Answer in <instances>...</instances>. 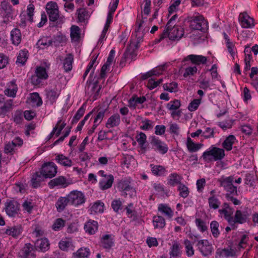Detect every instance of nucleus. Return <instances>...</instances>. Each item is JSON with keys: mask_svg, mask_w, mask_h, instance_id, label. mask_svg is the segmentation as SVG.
<instances>
[{"mask_svg": "<svg viewBox=\"0 0 258 258\" xmlns=\"http://www.w3.org/2000/svg\"><path fill=\"white\" fill-rule=\"evenodd\" d=\"M225 156V151L223 149L212 145L203 153L201 158L205 162L210 163L212 161H220L224 158Z\"/></svg>", "mask_w": 258, "mask_h": 258, "instance_id": "nucleus-1", "label": "nucleus"}, {"mask_svg": "<svg viewBox=\"0 0 258 258\" xmlns=\"http://www.w3.org/2000/svg\"><path fill=\"white\" fill-rule=\"evenodd\" d=\"M117 187L121 192L122 196L126 197L128 196L131 198L136 197L137 190L130 177H125L120 180Z\"/></svg>", "mask_w": 258, "mask_h": 258, "instance_id": "nucleus-2", "label": "nucleus"}, {"mask_svg": "<svg viewBox=\"0 0 258 258\" xmlns=\"http://www.w3.org/2000/svg\"><path fill=\"white\" fill-rule=\"evenodd\" d=\"M136 35V41L133 40L131 41V43L129 46L126 48V49L123 54V56L120 62L125 61L128 58H132L135 50H137L140 46V43L143 41L144 34H142L140 35V33H135Z\"/></svg>", "mask_w": 258, "mask_h": 258, "instance_id": "nucleus-3", "label": "nucleus"}, {"mask_svg": "<svg viewBox=\"0 0 258 258\" xmlns=\"http://www.w3.org/2000/svg\"><path fill=\"white\" fill-rule=\"evenodd\" d=\"M45 9L50 21L55 22L59 21L60 23L63 22L62 18L59 17L58 7L56 2L51 1L47 3Z\"/></svg>", "mask_w": 258, "mask_h": 258, "instance_id": "nucleus-4", "label": "nucleus"}, {"mask_svg": "<svg viewBox=\"0 0 258 258\" xmlns=\"http://www.w3.org/2000/svg\"><path fill=\"white\" fill-rule=\"evenodd\" d=\"M57 172V167L54 163L48 162L45 163L40 169L41 174L45 178H51L55 176Z\"/></svg>", "mask_w": 258, "mask_h": 258, "instance_id": "nucleus-5", "label": "nucleus"}, {"mask_svg": "<svg viewBox=\"0 0 258 258\" xmlns=\"http://www.w3.org/2000/svg\"><path fill=\"white\" fill-rule=\"evenodd\" d=\"M152 149L162 154H165L168 150V146L158 137L152 136L150 138Z\"/></svg>", "mask_w": 258, "mask_h": 258, "instance_id": "nucleus-6", "label": "nucleus"}, {"mask_svg": "<svg viewBox=\"0 0 258 258\" xmlns=\"http://www.w3.org/2000/svg\"><path fill=\"white\" fill-rule=\"evenodd\" d=\"M13 99H7L3 95H0V116L5 117L13 108Z\"/></svg>", "mask_w": 258, "mask_h": 258, "instance_id": "nucleus-7", "label": "nucleus"}, {"mask_svg": "<svg viewBox=\"0 0 258 258\" xmlns=\"http://www.w3.org/2000/svg\"><path fill=\"white\" fill-rule=\"evenodd\" d=\"M196 246L198 250L204 256H208L211 255L214 251L212 245L210 243L208 240H198Z\"/></svg>", "mask_w": 258, "mask_h": 258, "instance_id": "nucleus-8", "label": "nucleus"}, {"mask_svg": "<svg viewBox=\"0 0 258 258\" xmlns=\"http://www.w3.org/2000/svg\"><path fill=\"white\" fill-rule=\"evenodd\" d=\"M249 215L246 212H242L240 210H236L231 222L230 224L233 229L237 228L236 224H242L245 223L248 218Z\"/></svg>", "mask_w": 258, "mask_h": 258, "instance_id": "nucleus-9", "label": "nucleus"}, {"mask_svg": "<svg viewBox=\"0 0 258 258\" xmlns=\"http://www.w3.org/2000/svg\"><path fill=\"white\" fill-rule=\"evenodd\" d=\"M187 21L190 23V28L191 29L200 30L201 31L204 29L203 26L205 24L204 18L202 16L194 15L188 17Z\"/></svg>", "mask_w": 258, "mask_h": 258, "instance_id": "nucleus-10", "label": "nucleus"}, {"mask_svg": "<svg viewBox=\"0 0 258 258\" xmlns=\"http://www.w3.org/2000/svg\"><path fill=\"white\" fill-rule=\"evenodd\" d=\"M68 198L70 204L75 206L81 205L85 203V196L81 191L74 190L71 191L68 195Z\"/></svg>", "mask_w": 258, "mask_h": 258, "instance_id": "nucleus-11", "label": "nucleus"}, {"mask_svg": "<svg viewBox=\"0 0 258 258\" xmlns=\"http://www.w3.org/2000/svg\"><path fill=\"white\" fill-rule=\"evenodd\" d=\"M177 18L178 15L177 14H175L170 19V20L168 21L163 32L160 35L159 37L155 39L154 41L155 44H158L162 40H163V38L164 36L165 37V35H167V32L168 31H170L175 27H179V26L176 25V20Z\"/></svg>", "mask_w": 258, "mask_h": 258, "instance_id": "nucleus-12", "label": "nucleus"}, {"mask_svg": "<svg viewBox=\"0 0 258 258\" xmlns=\"http://www.w3.org/2000/svg\"><path fill=\"white\" fill-rule=\"evenodd\" d=\"M184 29L181 27H175L167 32V35L163 38V40L167 37L172 41L179 40L184 35Z\"/></svg>", "mask_w": 258, "mask_h": 258, "instance_id": "nucleus-13", "label": "nucleus"}, {"mask_svg": "<svg viewBox=\"0 0 258 258\" xmlns=\"http://www.w3.org/2000/svg\"><path fill=\"white\" fill-rule=\"evenodd\" d=\"M5 207L6 212L9 217H15L19 210V204L14 201H8Z\"/></svg>", "mask_w": 258, "mask_h": 258, "instance_id": "nucleus-14", "label": "nucleus"}, {"mask_svg": "<svg viewBox=\"0 0 258 258\" xmlns=\"http://www.w3.org/2000/svg\"><path fill=\"white\" fill-rule=\"evenodd\" d=\"M190 61L192 64L200 66L205 64L207 62V57L202 55L189 54L185 57L183 61Z\"/></svg>", "mask_w": 258, "mask_h": 258, "instance_id": "nucleus-15", "label": "nucleus"}, {"mask_svg": "<svg viewBox=\"0 0 258 258\" xmlns=\"http://www.w3.org/2000/svg\"><path fill=\"white\" fill-rule=\"evenodd\" d=\"M239 20L243 28H251L254 26V20L246 12L241 13L239 16Z\"/></svg>", "mask_w": 258, "mask_h": 258, "instance_id": "nucleus-16", "label": "nucleus"}, {"mask_svg": "<svg viewBox=\"0 0 258 258\" xmlns=\"http://www.w3.org/2000/svg\"><path fill=\"white\" fill-rule=\"evenodd\" d=\"M48 184L50 188H53L55 186L64 188L68 186L70 184V182L67 181V179L64 176H59L50 180Z\"/></svg>", "mask_w": 258, "mask_h": 258, "instance_id": "nucleus-17", "label": "nucleus"}, {"mask_svg": "<svg viewBox=\"0 0 258 258\" xmlns=\"http://www.w3.org/2000/svg\"><path fill=\"white\" fill-rule=\"evenodd\" d=\"M1 13L3 16L7 18L8 20L11 18L13 19V9L10 4L6 1L1 2Z\"/></svg>", "mask_w": 258, "mask_h": 258, "instance_id": "nucleus-18", "label": "nucleus"}, {"mask_svg": "<svg viewBox=\"0 0 258 258\" xmlns=\"http://www.w3.org/2000/svg\"><path fill=\"white\" fill-rule=\"evenodd\" d=\"M33 246L30 243H27L19 252V256L21 258H32L35 257L34 254L32 252Z\"/></svg>", "mask_w": 258, "mask_h": 258, "instance_id": "nucleus-19", "label": "nucleus"}, {"mask_svg": "<svg viewBox=\"0 0 258 258\" xmlns=\"http://www.w3.org/2000/svg\"><path fill=\"white\" fill-rule=\"evenodd\" d=\"M23 231V228L21 225H17L10 227L5 231V233L12 236L14 238H17L21 235Z\"/></svg>", "mask_w": 258, "mask_h": 258, "instance_id": "nucleus-20", "label": "nucleus"}, {"mask_svg": "<svg viewBox=\"0 0 258 258\" xmlns=\"http://www.w3.org/2000/svg\"><path fill=\"white\" fill-rule=\"evenodd\" d=\"M98 222L93 220H89L84 225L86 232L92 235L95 233L98 230Z\"/></svg>", "mask_w": 258, "mask_h": 258, "instance_id": "nucleus-21", "label": "nucleus"}, {"mask_svg": "<svg viewBox=\"0 0 258 258\" xmlns=\"http://www.w3.org/2000/svg\"><path fill=\"white\" fill-rule=\"evenodd\" d=\"M17 91V85L15 81L13 80L8 85L7 88L4 91V93L9 97L14 98L16 97Z\"/></svg>", "mask_w": 258, "mask_h": 258, "instance_id": "nucleus-22", "label": "nucleus"}, {"mask_svg": "<svg viewBox=\"0 0 258 258\" xmlns=\"http://www.w3.org/2000/svg\"><path fill=\"white\" fill-rule=\"evenodd\" d=\"M182 246L177 242L174 241L170 248L169 255L170 257L178 258L182 254Z\"/></svg>", "mask_w": 258, "mask_h": 258, "instance_id": "nucleus-23", "label": "nucleus"}, {"mask_svg": "<svg viewBox=\"0 0 258 258\" xmlns=\"http://www.w3.org/2000/svg\"><path fill=\"white\" fill-rule=\"evenodd\" d=\"M47 99L49 100L51 104L55 102L57 98L60 95V91L56 88L47 89L45 91Z\"/></svg>", "mask_w": 258, "mask_h": 258, "instance_id": "nucleus-24", "label": "nucleus"}, {"mask_svg": "<svg viewBox=\"0 0 258 258\" xmlns=\"http://www.w3.org/2000/svg\"><path fill=\"white\" fill-rule=\"evenodd\" d=\"M100 243L104 248L109 249L114 244L113 238L110 234L104 235L101 238Z\"/></svg>", "mask_w": 258, "mask_h": 258, "instance_id": "nucleus-25", "label": "nucleus"}, {"mask_svg": "<svg viewBox=\"0 0 258 258\" xmlns=\"http://www.w3.org/2000/svg\"><path fill=\"white\" fill-rule=\"evenodd\" d=\"M120 122V116L118 113L114 114L111 115L107 120L105 126L110 128L118 126Z\"/></svg>", "mask_w": 258, "mask_h": 258, "instance_id": "nucleus-26", "label": "nucleus"}, {"mask_svg": "<svg viewBox=\"0 0 258 258\" xmlns=\"http://www.w3.org/2000/svg\"><path fill=\"white\" fill-rule=\"evenodd\" d=\"M136 139L142 151L145 152L147 150L149 149V147H148L147 145H146V143L147 142V136L145 133L140 132L137 135Z\"/></svg>", "mask_w": 258, "mask_h": 258, "instance_id": "nucleus-27", "label": "nucleus"}, {"mask_svg": "<svg viewBox=\"0 0 258 258\" xmlns=\"http://www.w3.org/2000/svg\"><path fill=\"white\" fill-rule=\"evenodd\" d=\"M56 162L66 167H71L73 165L72 161L63 154H57L55 156Z\"/></svg>", "mask_w": 258, "mask_h": 258, "instance_id": "nucleus-28", "label": "nucleus"}, {"mask_svg": "<svg viewBox=\"0 0 258 258\" xmlns=\"http://www.w3.org/2000/svg\"><path fill=\"white\" fill-rule=\"evenodd\" d=\"M114 180L112 174L108 175L107 178H103L99 182V186L102 190H105L110 188Z\"/></svg>", "mask_w": 258, "mask_h": 258, "instance_id": "nucleus-29", "label": "nucleus"}, {"mask_svg": "<svg viewBox=\"0 0 258 258\" xmlns=\"http://www.w3.org/2000/svg\"><path fill=\"white\" fill-rule=\"evenodd\" d=\"M44 178H45L41 173L38 172H35L33 174L31 179V185L33 188H37L40 186V183L44 180Z\"/></svg>", "mask_w": 258, "mask_h": 258, "instance_id": "nucleus-30", "label": "nucleus"}, {"mask_svg": "<svg viewBox=\"0 0 258 258\" xmlns=\"http://www.w3.org/2000/svg\"><path fill=\"white\" fill-rule=\"evenodd\" d=\"M216 258H218V256L220 257H228L230 256H234L236 254L235 251L232 249L223 248L222 249H218L216 252Z\"/></svg>", "mask_w": 258, "mask_h": 258, "instance_id": "nucleus-31", "label": "nucleus"}, {"mask_svg": "<svg viewBox=\"0 0 258 258\" xmlns=\"http://www.w3.org/2000/svg\"><path fill=\"white\" fill-rule=\"evenodd\" d=\"M182 177L176 173L170 174L168 177L167 183L169 185L174 186L176 184L180 185L182 183L181 181Z\"/></svg>", "mask_w": 258, "mask_h": 258, "instance_id": "nucleus-32", "label": "nucleus"}, {"mask_svg": "<svg viewBox=\"0 0 258 258\" xmlns=\"http://www.w3.org/2000/svg\"><path fill=\"white\" fill-rule=\"evenodd\" d=\"M69 203H70V202L68 197H60L55 203L57 212H61L63 211Z\"/></svg>", "mask_w": 258, "mask_h": 258, "instance_id": "nucleus-33", "label": "nucleus"}, {"mask_svg": "<svg viewBox=\"0 0 258 258\" xmlns=\"http://www.w3.org/2000/svg\"><path fill=\"white\" fill-rule=\"evenodd\" d=\"M186 145L189 152H197L203 146L202 144L194 143L189 137H188L187 139Z\"/></svg>", "mask_w": 258, "mask_h": 258, "instance_id": "nucleus-34", "label": "nucleus"}, {"mask_svg": "<svg viewBox=\"0 0 258 258\" xmlns=\"http://www.w3.org/2000/svg\"><path fill=\"white\" fill-rule=\"evenodd\" d=\"M104 203L101 201L94 202L90 208L91 214L102 213L104 211Z\"/></svg>", "mask_w": 258, "mask_h": 258, "instance_id": "nucleus-35", "label": "nucleus"}, {"mask_svg": "<svg viewBox=\"0 0 258 258\" xmlns=\"http://www.w3.org/2000/svg\"><path fill=\"white\" fill-rule=\"evenodd\" d=\"M11 39L13 44L17 46L21 41V33L19 29H14L11 32Z\"/></svg>", "mask_w": 258, "mask_h": 258, "instance_id": "nucleus-36", "label": "nucleus"}, {"mask_svg": "<svg viewBox=\"0 0 258 258\" xmlns=\"http://www.w3.org/2000/svg\"><path fill=\"white\" fill-rule=\"evenodd\" d=\"M233 180L234 177L233 176H229L226 177L222 176L220 178L218 179V181L220 183V186L223 187L225 190L233 184Z\"/></svg>", "mask_w": 258, "mask_h": 258, "instance_id": "nucleus-37", "label": "nucleus"}, {"mask_svg": "<svg viewBox=\"0 0 258 258\" xmlns=\"http://www.w3.org/2000/svg\"><path fill=\"white\" fill-rule=\"evenodd\" d=\"M90 254L89 248L81 247L76 252L73 253L75 258H88Z\"/></svg>", "mask_w": 258, "mask_h": 258, "instance_id": "nucleus-38", "label": "nucleus"}, {"mask_svg": "<svg viewBox=\"0 0 258 258\" xmlns=\"http://www.w3.org/2000/svg\"><path fill=\"white\" fill-rule=\"evenodd\" d=\"M152 173L157 176H164L166 172L165 168L162 165L151 164Z\"/></svg>", "mask_w": 258, "mask_h": 258, "instance_id": "nucleus-39", "label": "nucleus"}, {"mask_svg": "<svg viewBox=\"0 0 258 258\" xmlns=\"http://www.w3.org/2000/svg\"><path fill=\"white\" fill-rule=\"evenodd\" d=\"M36 246L41 251L45 252L49 248V243L47 238L38 239L36 242Z\"/></svg>", "mask_w": 258, "mask_h": 258, "instance_id": "nucleus-40", "label": "nucleus"}, {"mask_svg": "<svg viewBox=\"0 0 258 258\" xmlns=\"http://www.w3.org/2000/svg\"><path fill=\"white\" fill-rule=\"evenodd\" d=\"M73 60V55L71 53L67 54L63 62V68L66 72H68L72 70Z\"/></svg>", "mask_w": 258, "mask_h": 258, "instance_id": "nucleus-41", "label": "nucleus"}, {"mask_svg": "<svg viewBox=\"0 0 258 258\" xmlns=\"http://www.w3.org/2000/svg\"><path fill=\"white\" fill-rule=\"evenodd\" d=\"M28 56L29 52L26 49L21 50L17 56L16 62L24 65L27 61Z\"/></svg>", "mask_w": 258, "mask_h": 258, "instance_id": "nucleus-42", "label": "nucleus"}, {"mask_svg": "<svg viewBox=\"0 0 258 258\" xmlns=\"http://www.w3.org/2000/svg\"><path fill=\"white\" fill-rule=\"evenodd\" d=\"M236 138L233 135L228 136L222 143V147L227 151H230L232 148V145L234 144Z\"/></svg>", "mask_w": 258, "mask_h": 258, "instance_id": "nucleus-43", "label": "nucleus"}, {"mask_svg": "<svg viewBox=\"0 0 258 258\" xmlns=\"http://www.w3.org/2000/svg\"><path fill=\"white\" fill-rule=\"evenodd\" d=\"M146 100L145 96L138 97L137 95H134L128 100V106L130 107H135L137 104H142Z\"/></svg>", "mask_w": 258, "mask_h": 258, "instance_id": "nucleus-44", "label": "nucleus"}, {"mask_svg": "<svg viewBox=\"0 0 258 258\" xmlns=\"http://www.w3.org/2000/svg\"><path fill=\"white\" fill-rule=\"evenodd\" d=\"M220 214L224 215L225 219L230 224L231 222L233 216H232L233 214L234 209L233 208H230L228 209H220L218 211Z\"/></svg>", "mask_w": 258, "mask_h": 258, "instance_id": "nucleus-45", "label": "nucleus"}, {"mask_svg": "<svg viewBox=\"0 0 258 258\" xmlns=\"http://www.w3.org/2000/svg\"><path fill=\"white\" fill-rule=\"evenodd\" d=\"M71 38L72 40L78 41L81 37L80 29L75 25H73L71 28Z\"/></svg>", "mask_w": 258, "mask_h": 258, "instance_id": "nucleus-46", "label": "nucleus"}, {"mask_svg": "<svg viewBox=\"0 0 258 258\" xmlns=\"http://www.w3.org/2000/svg\"><path fill=\"white\" fill-rule=\"evenodd\" d=\"M185 250L186 255L188 257H191L195 254V249L193 247V243L187 239L184 240Z\"/></svg>", "mask_w": 258, "mask_h": 258, "instance_id": "nucleus-47", "label": "nucleus"}, {"mask_svg": "<svg viewBox=\"0 0 258 258\" xmlns=\"http://www.w3.org/2000/svg\"><path fill=\"white\" fill-rule=\"evenodd\" d=\"M153 221L155 228H163L166 224L164 218L161 216H154Z\"/></svg>", "mask_w": 258, "mask_h": 258, "instance_id": "nucleus-48", "label": "nucleus"}, {"mask_svg": "<svg viewBox=\"0 0 258 258\" xmlns=\"http://www.w3.org/2000/svg\"><path fill=\"white\" fill-rule=\"evenodd\" d=\"M158 211L164 214L169 218H171L173 215V212L171 210V208L165 204H160L158 206Z\"/></svg>", "mask_w": 258, "mask_h": 258, "instance_id": "nucleus-49", "label": "nucleus"}, {"mask_svg": "<svg viewBox=\"0 0 258 258\" xmlns=\"http://www.w3.org/2000/svg\"><path fill=\"white\" fill-rule=\"evenodd\" d=\"M208 204L210 208L216 210L219 208L221 202L216 196H210L208 198Z\"/></svg>", "mask_w": 258, "mask_h": 258, "instance_id": "nucleus-50", "label": "nucleus"}, {"mask_svg": "<svg viewBox=\"0 0 258 258\" xmlns=\"http://www.w3.org/2000/svg\"><path fill=\"white\" fill-rule=\"evenodd\" d=\"M52 44V40L51 39H49L47 37H43L40 39L37 43V45L38 47L41 49H43L45 47H47Z\"/></svg>", "mask_w": 258, "mask_h": 258, "instance_id": "nucleus-51", "label": "nucleus"}, {"mask_svg": "<svg viewBox=\"0 0 258 258\" xmlns=\"http://www.w3.org/2000/svg\"><path fill=\"white\" fill-rule=\"evenodd\" d=\"M29 99L33 104L38 107L42 104V100L39 94L37 92L31 93Z\"/></svg>", "mask_w": 258, "mask_h": 258, "instance_id": "nucleus-52", "label": "nucleus"}, {"mask_svg": "<svg viewBox=\"0 0 258 258\" xmlns=\"http://www.w3.org/2000/svg\"><path fill=\"white\" fill-rule=\"evenodd\" d=\"M163 87L164 90L171 93H176L178 91V84L175 82L164 84Z\"/></svg>", "mask_w": 258, "mask_h": 258, "instance_id": "nucleus-53", "label": "nucleus"}, {"mask_svg": "<svg viewBox=\"0 0 258 258\" xmlns=\"http://www.w3.org/2000/svg\"><path fill=\"white\" fill-rule=\"evenodd\" d=\"M86 104L84 103L77 110L73 118L72 123H77L81 117L84 115L86 109Z\"/></svg>", "mask_w": 258, "mask_h": 258, "instance_id": "nucleus-54", "label": "nucleus"}, {"mask_svg": "<svg viewBox=\"0 0 258 258\" xmlns=\"http://www.w3.org/2000/svg\"><path fill=\"white\" fill-rule=\"evenodd\" d=\"M195 223L198 229L202 233L205 232L208 230V226L206 221L201 218H196Z\"/></svg>", "mask_w": 258, "mask_h": 258, "instance_id": "nucleus-55", "label": "nucleus"}, {"mask_svg": "<svg viewBox=\"0 0 258 258\" xmlns=\"http://www.w3.org/2000/svg\"><path fill=\"white\" fill-rule=\"evenodd\" d=\"M219 223L216 221H212L210 223V229L214 237L217 238L220 235Z\"/></svg>", "mask_w": 258, "mask_h": 258, "instance_id": "nucleus-56", "label": "nucleus"}, {"mask_svg": "<svg viewBox=\"0 0 258 258\" xmlns=\"http://www.w3.org/2000/svg\"><path fill=\"white\" fill-rule=\"evenodd\" d=\"M35 75L42 80L47 79L48 77L45 68L42 67H38L36 68Z\"/></svg>", "mask_w": 258, "mask_h": 258, "instance_id": "nucleus-57", "label": "nucleus"}, {"mask_svg": "<svg viewBox=\"0 0 258 258\" xmlns=\"http://www.w3.org/2000/svg\"><path fill=\"white\" fill-rule=\"evenodd\" d=\"M178 190L179 191V196L185 199L189 195L188 188L183 183L178 185Z\"/></svg>", "mask_w": 258, "mask_h": 258, "instance_id": "nucleus-58", "label": "nucleus"}, {"mask_svg": "<svg viewBox=\"0 0 258 258\" xmlns=\"http://www.w3.org/2000/svg\"><path fill=\"white\" fill-rule=\"evenodd\" d=\"M78 19L80 22H84L87 17L88 12L84 8H80L77 11Z\"/></svg>", "mask_w": 258, "mask_h": 258, "instance_id": "nucleus-59", "label": "nucleus"}, {"mask_svg": "<svg viewBox=\"0 0 258 258\" xmlns=\"http://www.w3.org/2000/svg\"><path fill=\"white\" fill-rule=\"evenodd\" d=\"M201 103V98L200 99H194L188 106V109L190 111H195L199 107L200 104Z\"/></svg>", "mask_w": 258, "mask_h": 258, "instance_id": "nucleus-60", "label": "nucleus"}, {"mask_svg": "<svg viewBox=\"0 0 258 258\" xmlns=\"http://www.w3.org/2000/svg\"><path fill=\"white\" fill-rule=\"evenodd\" d=\"M225 190L227 192L226 194V198L230 197L231 196H236L238 195L237 187L233 184L227 187Z\"/></svg>", "mask_w": 258, "mask_h": 258, "instance_id": "nucleus-61", "label": "nucleus"}, {"mask_svg": "<svg viewBox=\"0 0 258 258\" xmlns=\"http://www.w3.org/2000/svg\"><path fill=\"white\" fill-rule=\"evenodd\" d=\"M180 101L175 99L173 101H170L167 104V108L170 110H177L180 106Z\"/></svg>", "mask_w": 258, "mask_h": 258, "instance_id": "nucleus-62", "label": "nucleus"}, {"mask_svg": "<svg viewBox=\"0 0 258 258\" xmlns=\"http://www.w3.org/2000/svg\"><path fill=\"white\" fill-rule=\"evenodd\" d=\"M64 224L65 221L61 218H58L55 221L52 228L55 231H58L64 227Z\"/></svg>", "mask_w": 258, "mask_h": 258, "instance_id": "nucleus-63", "label": "nucleus"}, {"mask_svg": "<svg viewBox=\"0 0 258 258\" xmlns=\"http://www.w3.org/2000/svg\"><path fill=\"white\" fill-rule=\"evenodd\" d=\"M72 242L67 240H61L58 243L59 248L63 251H67L72 245Z\"/></svg>", "mask_w": 258, "mask_h": 258, "instance_id": "nucleus-64", "label": "nucleus"}]
</instances>
